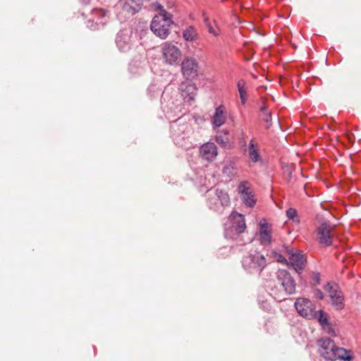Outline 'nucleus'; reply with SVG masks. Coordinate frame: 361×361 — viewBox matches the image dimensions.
Returning a JSON list of instances; mask_svg holds the SVG:
<instances>
[{"instance_id": "obj_1", "label": "nucleus", "mask_w": 361, "mask_h": 361, "mask_svg": "<svg viewBox=\"0 0 361 361\" xmlns=\"http://www.w3.org/2000/svg\"><path fill=\"white\" fill-rule=\"evenodd\" d=\"M319 343L320 346L319 353L326 360L349 361L351 359L345 349L336 346L334 342L329 338L319 340Z\"/></svg>"}, {"instance_id": "obj_2", "label": "nucleus", "mask_w": 361, "mask_h": 361, "mask_svg": "<svg viewBox=\"0 0 361 361\" xmlns=\"http://www.w3.org/2000/svg\"><path fill=\"white\" fill-rule=\"evenodd\" d=\"M181 71L186 81L182 82L179 90H195V84L190 80L197 76L198 63L194 58H185L181 63Z\"/></svg>"}, {"instance_id": "obj_3", "label": "nucleus", "mask_w": 361, "mask_h": 361, "mask_svg": "<svg viewBox=\"0 0 361 361\" xmlns=\"http://www.w3.org/2000/svg\"><path fill=\"white\" fill-rule=\"evenodd\" d=\"M267 264V258L256 250L248 252L242 259L243 267L249 273H260Z\"/></svg>"}, {"instance_id": "obj_4", "label": "nucleus", "mask_w": 361, "mask_h": 361, "mask_svg": "<svg viewBox=\"0 0 361 361\" xmlns=\"http://www.w3.org/2000/svg\"><path fill=\"white\" fill-rule=\"evenodd\" d=\"M207 197L208 207L214 212L222 213L224 209L230 204V197L223 190L210 189L207 192Z\"/></svg>"}, {"instance_id": "obj_5", "label": "nucleus", "mask_w": 361, "mask_h": 361, "mask_svg": "<svg viewBox=\"0 0 361 361\" xmlns=\"http://www.w3.org/2000/svg\"><path fill=\"white\" fill-rule=\"evenodd\" d=\"M173 23L172 17L154 16L151 22L150 28L156 36L164 39L169 36Z\"/></svg>"}, {"instance_id": "obj_6", "label": "nucleus", "mask_w": 361, "mask_h": 361, "mask_svg": "<svg viewBox=\"0 0 361 361\" xmlns=\"http://www.w3.org/2000/svg\"><path fill=\"white\" fill-rule=\"evenodd\" d=\"M231 226L226 227L224 231V235L226 238L233 239L240 233L245 231L246 225L243 216L237 213L233 212L231 214Z\"/></svg>"}, {"instance_id": "obj_7", "label": "nucleus", "mask_w": 361, "mask_h": 361, "mask_svg": "<svg viewBox=\"0 0 361 361\" xmlns=\"http://www.w3.org/2000/svg\"><path fill=\"white\" fill-rule=\"evenodd\" d=\"M294 305L295 310L301 317L307 319L316 318L317 311L315 310L313 303L309 299L299 298L296 299Z\"/></svg>"}, {"instance_id": "obj_8", "label": "nucleus", "mask_w": 361, "mask_h": 361, "mask_svg": "<svg viewBox=\"0 0 361 361\" xmlns=\"http://www.w3.org/2000/svg\"><path fill=\"white\" fill-rule=\"evenodd\" d=\"M276 278L279 283L287 295H292L295 292V281L290 274L286 269H279L276 272Z\"/></svg>"}, {"instance_id": "obj_9", "label": "nucleus", "mask_w": 361, "mask_h": 361, "mask_svg": "<svg viewBox=\"0 0 361 361\" xmlns=\"http://www.w3.org/2000/svg\"><path fill=\"white\" fill-rule=\"evenodd\" d=\"M162 54L164 60L169 65L176 64L181 56L179 48L171 43H164L163 44Z\"/></svg>"}, {"instance_id": "obj_10", "label": "nucleus", "mask_w": 361, "mask_h": 361, "mask_svg": "<svg viewBox=\"0 0 361 361\" xmlns=\"http://www.w3.org/2000/svg\"><path fill=\"white\" fill-rule=\"evenodd\" d=\"M334 226L327 221H324L317 228V240L324 246H329L332 243L331 232Z\"/></svg>"}, {"instance_id": "obj_11", "label": "nucleus", "mask_w": 361, "mask_h": 361, "mask_svg": "<svg viewBox=\"0 0 361 361\" xmlns=\"http://www.w3.org/2000/svg\"><path fill=\"white\" fill-rule=\"evenodd\" d=\"M243 202L248 207H253L256 204V199L247 181H242L238 187Z\"/></svg>"}, {"instance_id": "obj_12", "label": "nucleus", "mask_w": 361, "mask_h": 361, "mask_svg": "<svg viewBox=\"0 0 361 361\" xmlns=\"http://www.w3.org/2000/svg\"><path fill=\"white\" fill-rule=\"evenodd\" d=\"M133 30L130 28L121 30L116 36V43L118 49L122 51L130 49L133 45Z\"/></svg>"}, {"instance_id": "obj_13", "label": "nucleus", "mask_w": 361, "mask_h": 361, "mask_svg": "<svg viewBox=\"0 0 361 361\" xmlns=\"http://www.w3.org/2000/svg\"><path fill=\"white\" fill-rule=\"evenodd\" d=\"M286 252L289 255V262L293 267L295 271L300 274L305 269L306 264V259L304 255L301 253H295L293 249L288 247H284Z\"/></svg>"}, {"instance_id": "obj_14", "label": "nucleus", "mask_w": 361, "mask_h": 361, "mask_svg": "<svg viewBox=\"0 0 361 361\" xmlns=\"http://www.w3.org/2000/svg\"><path fill=\"white\" fill-rule=\"evenodd\" d=\"M200 153L204 159L212 161L218 154L217 147L213 142H207L200 147Z\"/></svg>"}, {"instance_id": "obj_15", "label": "nucleus", "mask_w": 361, "mask_h": 361, "mask_svg": "<svg viewBox=\"0 0 361 361\" xmlns=\"http://www.w3.org/2000/svg\"><path fill=\"white\" fill-rule=\"evenodd\" d=\"M259 238L262 245L269 244L271 241V226L265 219L262 220L259 223Z\"/></svg>"}, {"instance_id": "obj_16", "label": "nucleus", "mask_w": 361, "mask_h": 361, "mask_svg": "<svg viewBox=\"0 0 361 361\" xmlns=\"http://www.w3.org/2000/svg\"><path fill=\"white\" fill-rule=\"evenodd\" d=\"M120 4L124 11L134 15L141 9L143 0H120Z\"/></svg>"}, {"instance_id": "obj_17", "label": "nucleus", "mask_w": 361, "mask_h": 361, "mask_svg": "<svg viewBox=\"0 0 361 361\" xmlns=\"http://www.w3.org/2000/svg\"><path fill=\"white\" fill-rule=\"evenodd\" d=\"M247 152V156L252 162L257 163L262 161L258 143L255 138L250 141Z\"/></svg>"}, {"instance_id": "obj_18", "label": "nucleus", "mask_w": 361, "mask_h": 361, "mask_svg": "<svg viewBox=\"0 0 361 361\" xmlns=\"http://www.w3.org/2000/svg\"><path fill=\"white\" fill-rule=\"evenodd\" d=\"M226 121V111L223 105H220L215 109L214 114L212 117V124L214 128H219L225 123Z\"/></svg>"}, {"instance_id": "obj_19", "label": "nucleus", "mask_w": 361, "mask_h": 361, "mask_svg": "<svg viewBox=\"0 0 361 361\" xmlns=\"http://www.w3.org/2000/svg\"><path fill=\"white\" fill-rule=\"evenodd\" d=\"M222 173L224 176L231 178L238 173L235 161L233 159H227L223 163Z\"/></svg>"}, {"instance_id": "obj_20", "label": "nucleus", "mask_w": 361, "mask_h": 361, "mask_svg": "<svg viewBox=\"0 0 361 361\" xmlns=\"http://www.w3.org/2000/svg\"><path fill=\"white\" fill-rule=\"evenodd\" d=\"M198 32L195 27L190 25L183 31V37L187 42H194L198 38Z\"/></svg>"}, {"instance_id": "obj_21", "label": "nucleus", "mask_w": 361, "mask_h": 361, "mask_svg": "<svg viewBox=\"0 0 361 361\" xmlns=\"http://www.w3.org/2000/svg\"><path fill=\"white\" fill-rule=\"evenodd\" d=\"M325 290L329 293L331 300L337 297L338 295L342 294V292L338 290L336 284L327 283L324 287Z\"/></svg>"}, {"instance_id": "obj_22", "label": "nucleus", "mask_w": 361, "mask_h": 361, "mask_svg": "<svg viewBox=\"0 0 361 361\" xmlns=\"http://www.w3.org/2000/svg\"><path fill=\"white\" fill-rule=\"evenodd\" d=\"M331 303L334 307L337 310H341L344 307V298L343 293L338 295L337 297L331 299Z\"/></svg>"}, {"instance_id": "obj_23", "label": "nucleus", "mask_w": 361, "mask_h": 361, "mask_svg": "<svg viewBox=\"0 0 361 361\" xmlns=\"http://www.w3.org/2000/svg\"><path fill=\"white\" fill-rule=\"evenodd\" d=\"M260 111L262 114V119L263 121L267 123V128H269L271 126V115L269 111H268L267 106L264 104L261 108Z\"/></svg>"}, {"instance_id": "obj_24", "label": "nucleus", "mask_w": 361, "mask_h": 361, "mask_svg": "<svg viewBox=\"0 0 361 361\" xmlns=\"http://www.w3.org/2000/svg\"><path fill=\"white\" fill-rule=\"evenodd\" d=\"M204 23L206 25V27H207L208 32L210 34L213 35L214 36H218L219 35V31L215 30L212 27L211 22H210L209 19L208 18V17H207V16L204 17Z\"/></svg>"}, {"instance_id": "obj_25", "label": "nucleus", "mask_w": 361, "mask_h": 361, "mask_svg": "<svg viewBox=\"0 0 361 361\" xmlns=\"http://www.w3.org/2000/svg\"><path fill=\"white\" fill-rule=\"evenodd\" d=\"M271 256L278 262L288 264V260L281 253L276 251H271Z\"/></svg>"}, {"instance_id": "obj_26", "label": "nucleus", "mask_w": 361, "mask_h": 361, "mask_svg": "<svg viewBox=\"0 0 361 361\" xmlns=\"http://www.w3.org/2000/svg\"><path fill=\"white\" fill-rule=\"evenodd\" d=\"M157 10L159 11V14L157 16H162L163 18L172 17V14L166 11L161 4H157Z\"/></svg>"}, {"instance_id": "obj_27", "label": "nucleus", "mask_w": 361, "mask_h": 361, "mask_svg": "<svg viewBox=\"0 0 361 361\" xmlns=\"http://www.w3.org/2000/svg\"><path fill=\"white\" fill-rule=\"evenodd\" d=\"M316 317L318 319V321L319 322V323L322 325L328 323L327 318H326V315L324 314V313L322 310L317 312Z\"/></svg>"}, {"instance_id": "obj_28", "label": "nucleus", "mask_w": 361, "mask_h": 361, "mask_svg": "<svg viewBox=\"0 0 361 361\" xmlns=\"http://www.w3.org/2000/svg\"><path fill=\"white\" fill-rule=\"evenodd\" d=\"M297 215H298V212H297L296 209H295L293 208H289L286 211V216L289 219L294 220L295 218L297 216Z\"/></svg>"}, {"instance_id": "obj_29", "label": "nucleus", "mask_w": 361, "mask_h": 361, "mask_svg": "<svg viewBox=\"0 0 361 361\" xmlns=\"http://www.w3.org/2000/svg\"><path fill=\"white\" fill-rule=\"evenodd\" d=\"M320 283V274L318 272H314L312 276V285L317 286Z\"/></svg>"}, {"instance_id": "obj_30", "label": "nucleus", "mask_w": 361, "mask_h": 361, "mask_svg": "<svg viewBox=\"0 0 361 361\" xmlns=\"http://www.w3.org/2000/svg\"><path fill=\"white\" fill-rule=\"evenodd\" d=\"M216 141L222 145H224L228 142V137L222 135H216Z\"/></svg>"}, {"instance_id": "obj_31", "label": "nucleus", "mask_w": 361, "mask_h": 361, "mask_svg": "<svg viewBox=\"0 0 361 361\" xmlns=\"http://www.w3.org/2000/svg\"><path fill=\"white\" fill-rule=\"evenodd\" d=\"M195 94L194 93V92H190V94H188V96L184 97V102H188L189 104H191L192 102L195 99Z\"/></svg>"}, {"instance_id": "obj_32", "label": "nucleus", "mask_w": 361, "mask_h": 361, "mask_svg": "<svg viewBox=\"0 0 361 361\" xmlns=\"http://www.w3.org/2000/svg\"><path fill=\"white\" fill-rule=\"evenodd\" d=\"M314 295L319 300H322L324 298L322 291L318 288L314 290Z\"/></svg>"}, {"instance_id": "obj_33", "label": "nucleus", "mask_w": 361, "mask_h": 361, "mask_svg": "<svg viewBox=\"0 0 361 361\" xmlns=\"http://www.w3.org/2000/svg\"><path fill=\"white\" fill-rule=\"evenodd\" d=\"M240 92V97L241 99V102L243 104H245L247 92Z\"/></svg>"}, {"instance_id": "obj_34", "label": "nucleus", "mask_w": 361, "mask_h": 361, "mask_svg": "<svg viewBox=\"0 0 361 361\" xmlns=\"http://www.w3.org/2000/svg\"><path fill=\"white\" fill-rule=\"evenodd\" d=\"M244 82L243 80L238 82V90H243Z\"/></svg>"}, {"instance_id": "obj_35", "label": "nucleus", "mask_w": 361, "mask_h": 361, "mask_svg": "<svg viewBox=\"0 0 361 361\" xmlns=\"http://www.w3.org/2000/svg\"><path fill=\"white\" fill-rule=\"evenodd\" d=\"M178 121V120H176L172 122V124H171V130L173 132H176V123Z\"/></svg>"}, {"instance_id": "obj_36", "label": "nucleus", "mask_w": 361, "mask_h": 361, "mask_svg": "<svg viewBox=\"0 0 361 361\" xmlns=\"http://www.w3.org/2000/svg\"><path fill=\"white\" fill-rule=\"evenodd\" d=\"M80 1L83 4H88L90 3L91 0H80Z\"/></svg>"}, {"instance_id": "obj_37", "label": "nucleus", "mask_w": 361, "mask_h": 361, "mask_svg": "<svg viewBox=\"0 0 361 361\" xmlns=\"http://www.w3.org/2000/svg\"><path fill=\"white\" fill-rule=\"evenodd\" d=\"M97 11L99 12L101 14H102V16H104V14H105L104 12L102 10Z\"/></svg>"}, {"instance_id": "obj_38", "label": "nucleus", "mask_w": 361, "mask_h": 361, "mask_svg": "<svg viewBox=\"0 0 361 361\" xmlns=\"http://www.w3.org/2000/svg\"><path fill=\"white\" fill-rule=\"evenodd\" d=\"M278 299L279 301H281L282 300L280 297H279Z\"/></svg>"}]
</instances>
